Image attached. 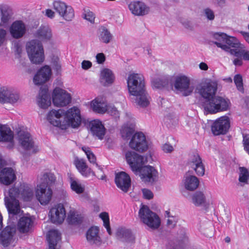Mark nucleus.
I'll return each instance as SVG.
<instances>
[{
    "instance_id": "f257e3e1",
    "label": "nucleus",
    "mask_w": 249,
    "mask_h": 249,
    "mask_svg": "<svg viewBox=\"0 0 249 249\" xmlns=\"http://www.w3.org/2000/svg\"><path fill=\"white\" fill-rule=\"evenodd\" d=\"M4 202L9 215H16L20 212L18 198L21 196L24 201L30 202L35 196L34 188L26 183H20L19 187L13 186L5 192Z\"/></svg>"
},
{
    "instance_id": "f03ea898",
    "label": "nucleus",
    "mask_w": 249,
    "mask_h": 249,
    "mask_svg": "<svg viewBox=\"0 0 249 249\" xmlns=\"http://www.w3.org/2000/svg\"><path fill=\"white\" fill-rule=\"evenodd\" d=\"M47 119L50 124L63 130L69 127L77 128L82 122L80 110L76 107H71L65 112L61 109L52 110L48 113Z\"/></svg>"
},
{
    "instance_id": "7ed1b4c3",
    "label": "nucleus",
    "mask_w": 249,
    "mask_h": 249,
    "mask_svg": "<svg viewBox=\"0 0 249 249\" xmlns=\"http://www.w3.org/2000/svg\"><path fill=\"white\" fill-rule=\"evenodd\" d=\"M127 83L129 92L133 96L134 102L141 107H147L149 104V96L145 90L143 76L138 73H131L127 78Z\"/></svg>"
},
{
    "instance_id": "20e7f679",
    "label": "nucleus",
    "mask_w": 249,
    "mask_h": 249,
    "mask_svg": "<svg viewBox=\"0 0 249 249\" xmlns=\"http://www.w3.org/2000/svg\"><path fill=\"white\" fill-rule=\"evenodd\" d=\"M205 110L211 114L228 110L231 105L230 100L220 96H214L208 102H202Z\"/></svg>"
},
{
    "instance_id": "39448f33",
    "label": "nucleus",
    "mask_w": 249,
    "mask_h": 249,
    "mask_svg": "<svg viewBox=\"0 0 249 249\" xmlns=\"http://www.w3.org/2000/svg\"><path fill=\"white\" fill-rule=\"evenodd\" d=\"M26 51L30 61L39 64L44 60V49L41 42L37 39H33L26 43Z\"/></svg>"
},
{
    "instance_id": "423d86ee",
    "label": "nucleus",
    "mask_w": 249,
    "mask_h": 249,
    "mask_svg": "<svg viewBox=\"0 0 249 249\" xmlns=\"http://www.w3.org/2000/svg\"><path fill=\"white\" fill-rule=\"evenodd\" d=\"M217 81L206 79L196 87L197 93L204 99L202 102H208L215 95L217 90Z\"/></svg>"
},
{
    "instance_id": "0eeeda50",
    "label": "nucleus",
    "mask_w": 249,
    "mask_h": 249,
    "mask_svg": "<svg viewBox=\"0 0 249 249\" xmlns=\"http://www.w3.org/2000/svg\"><path fill=\"white\" fill-rule=\"evenodd\" d=\"M139 216L142 222L153 230L158 229L160 226L159 217L146 205H142L140 209Z\"/></svg>"
},
{
    "instance_id": "6e6552de",
    "label": "nucleus",
    "mask_w": 249,
    "mask_h": 249,
    "mask_svg": "<svg viewBox=\"0 0 249 249\" xmlns=\"http://www.w3.org/2000/svg\"><path fill=\"white\" fill-rule=\"evenodd\" d=\"M125 159L131 170L136 173L147 161L146 158L131 151L126 152Z\"/></svg>"
},
{
    "instance_id": "1a4fd4ad",
    "label": "nucleus",
    "mask_w": 249,
    "mask_h": 249,
    "mask_svg": "<svg viewBox=\"0 0 249 249\" xmlns=\"http://www.w3.org/2000/svg\"><path fill=\"white\" fill-rule=\"evenodd\" d=\"M129 146L131 149L139 152L146 151L148 149L145 136L141 132H136L132 136Z\"/></svg>"
},
{
    "instance_id": "9d476101",
    "label": "nucleus",
    "mask_w": 249,
    "mask_h": 249,
    "mask_svg": "<svg viewBox=\"0 0 249 249\" xmlns=\"http://www.w3.org/2000/svg\"><path fill=\"white\" fill-rule=\"evenodd\" d=\"M18 142L21 147L29 154L36 153L37 148L35 145L34 142L31 134L25 131H19L18 133Z\"/></svg>"
},
{
    "instance_id": "9b49d317",
    "label": "nucleus",
    "mask_w": 249,
    "mask_h": 249,
    "mask_svg": "<svg viewBox=\"0 0 249 249\" xmlns=\"http://www.w3.org/2000/svg\"><path fill=\"white\" fill-rule=\"evenodd\" d=\"M53 195V191L44 182H41L37 186L36 190V196L42 205L48 204L51 201Z\"/></svg>"
},
{
    "instance_id": "f8f14e48",
    "label": "nucleus",
    "mask_w": 249,
    "mask_h": 249,
    "mask_svg": "<svg viewBox=\"0 0 249 249\" xmlns=\"http://www.w3.org/2000/svg\"><path fill=\"white\" fill-rule=\"evenodd\" d=\"M52 99L54 106L64 107L71 103V97L70 93L65 90L56 88L53 89Z\"/></svg>"
},
{
    "instance_id": "ddd939ff",
    "label": "nucleus",
    "mask_w": 249,
    "mask_h": 249,
    "mask_svg": "<svg viewBox=\"0 0 249 249\" xmlns=\"http://www.w3.org/2000/svg\"><path fill=\"white\" fill-rule=\"evenodd\" d=\"M230 127V122L228 116H223L216 119L213 124L211 130L213 135L217 136L227 133Z\"/></svg>"
},
{
    "instance_id": "4468645a",
    "label": "nucleus",
    "mask_w": 249,
    "mask_h": 249,
    "mask_svg": "<svg viewBox=\"0 0 249 249\" xmlns=\"http://www.w3.org/2000/svg\"><path fill=\"white\" fill-rule=\"evenodd\" d=\"M187 164L195 171L197 175L203 176L205 174V166L198 153L193 152L189 155Z\"/></svg>"
},
{
    "instance_id": "2eb2a0df",
    "label": "nucleus",
    "mask_w": 249,
    "mask_h": 249,
    "mask_svg": "<svg viewBox=\"0 0 249 249\" xmlns=\"http://www.w3.org/2000/svg\"><path fill=\"white\" fill-rule=\"evenodd\" d=\"M116 237L118 240L125 245L124 249H127L135 243V237L131 231L125 228H118L116 232Z\"/></svg>"
},
{
    "instance_id": "dca6fc26",
    "label": "nucleus",
    "mask_w": 249,
    "mask_h": 249,
    "mask_svg": "<svg viewBox=\"0 0 249 249\" xmlns=\"http://www.w3.org/2000/svg\"><path fill=\"white\" fill-rule=\"evenodd\" d=\"M190 79L186 76L182 75L176 77L174 87L178 91L182 93L184 96H187L192 94L193 88L190 86Z\"/></svg>"
},
{
    "instance_id": "f3484780",
    "label": "nucleus",
    "mask_w": 249,
    "mask_h": 249,
    "mask_svg": "<svg viewBox=\"0 0 249 249\" xmlns=\"http://www.w3.org/2000/svg\"><path fill=\"white\" fill-rule=\"evenodd\" d=\"M19 99L18 92L12 89L3 87L0 91V102L14 104Z\"/></svg>"
},
{
    "instance_id": "a211bd4d",
    "label": "nucleus",
    "mask_w": 249,
    "mask_h": 249,
    "mask_svg": "<svg viewBox=\"0 0 249 249\" xmlns=\"http://www.w3.org/2000/svg\"><path fill=\"white\" fill-rule=\"evenodd\" d=\"M138 172H139L142 181L145 183H153L157 180L158 172L151 166H143Z\"/></svg>"
},
{
    "instance_id": "6ab92c4d",
    "label": "nucleus",
    "mask_w": 249,
    "mask_h": 249,
    "mask_svg": "<svg viewBox=\"0 0 249 249\" xmlns=\"http://www.w3.org/2000/svg\"><path fill=\"white\" fill-rule=\"evenodd\" d=\"M49 215L52 223H62L66 217V211L64 206L61 204L55 205L50 209Z\"/></svg>"
},
{
    "instance_id": "aec40b11",
    "label": "nucleus",
    "mask_w": 249,
    "mask_h": 249,
    "mask_svg": "<svg viewBox=\"0 0 249 249\" xmlns=\"http://www.w3.org/2000/svg\"><path fill=\"white\" fill-rule=\"evenodd\" d=\"M26 27L22 20H16L10 25L9 32L11 36L16 39L22 38L26 33Z\"/></svg>"
},
{
    "instance_id": "412c9836",
    "label": "nucleus",
    "mask_w": 249,
    "mask_h": 249,
    "mask_svg": "<svg viewBox=\"0 0 249 249\" xmlns=\"http://www.w3.org/2000/svg\"><path fill=\"white\" fill-rule=\"evenodd\" d=\"M17 179L16 171L12 167H4L0 170V183L5 186L13 184Z\"/></svg>"
},
{
    "instance_id": "4be33fe9",
    "label": "nucleus",
    "mask_w": 249,
    "mask_h": 249,
    "mask_svg": "<svg viewBox=\"0 0 249 249\" xmlns=\"http://www.w3.org/2000/svg\"><path fill=\"white\" fill-rule=\"evenodd\" d=\"M51 69L48 66L41 68L34 77L33 81L35 85H41L47 82L51 75Z\"/></svg>"
},
{
    "instance_id": "5701e85b",
    "label": "nucleus",
    "mask_w": 249,
    "mask_h": 249,
    "mask_svg": "<svg viewBox=\"0 0 249 249\" xmlns=\"http://www.w3.org/2000/svg\"><path fill=\"white\" fill-rule=\"evenodd\" d=\"M115 182L117 187L122 191L128 192L131 185V179L128 174L124 172L116 174Z\"/></svg>"
},
{
    "instance_id": "b1692460",
    "label": "nucleus",
    "mask_w": 249,
    "mask_h": 249,
    "mask_svg": "<svg viewBox=\"0 0 249 249\" xmlns=\"http://www.w3.org/2000/svg\"><path fill=\"white\" fill-rule=\"evenodd\" d=\"M128 8L133 15L139 16L147 15L150 11L148 6L139 1L130 2L128 5Z\"/></svg>"
},
{
    "instance_id": "393cba45",
    "label": "nucleus",
    "mask_w": 249,
    "mask_h": 249,
    "mask_svg": "<svg viewBox=\"0 0 249 249\" xmlns=\"http://www.w3.org/2000/svg\"><path fill=\"white\" fill-rule=\"evenodd\" d=\"M16 232L14 227L7 226L0 233V243L3 247H8L11 243Z\"/></svg>"
},
{
    "instance_id": "a878e982",
    "label": "nucleus",
    "mask_w": 249,
    "mask_h": 249,
    "mask_svg": "<svg viewBox=\"0 0 249 249\" xmlns=\"http://www.w3.org/2000/svg\"><path fill=\"white\" fill-rule=\"evenodd\" d=\"M38 106L42 108H47L51 104V98L48 94V89L46 87H41L37 98Z\"/></svg>"
},
{
    "instance_id": "bb28decb",
    "label": "nucleus",
    "mask_w": 249,
    "mask_h": 249,
    "mask_svg": "<svg viewBox=\"0 0 249 249\" xmlns=\"http://www.w3.org/2000/svg\"><path fill=\"white\" fill-rule=\"evenodd\" d=\"M89 126L92 135L102 140L105 135L106 129L102 122L98 120H95L90 122Z\"/></svg>"
},
{
    "instance_id": "cd10ccee",
    "label": "nucleus",
    "mask_w": 249,
    "mask_h": 249,
    "mask_svg": "<svg viewBox=\"0 0 249 249\" xmlns=\"http://www.w3.org/2000/svg\"><path fill=\"white\" fill-rule=\"evenodd\" d=\"M86 237L90 244L99 246L102 244L101 239L99 235V229L96 227H92L88 230Z\"/></svg>"
},
{
    "instance_id": "c85d7f7f",
    "label": "nucleus",
    "mask_w": 249,
    "mask_h": 249,
    "mask_svg": "<svg viewBox=\"0 0 249 249\" xmlns=\"http://www.w3.org/2000/svg\"><path fill=\"white\" fill-rule=\"evenodd\" d=\"M33 225V221L30 217L22 216L18 223L17 229L20 232L25 233L30 231Z\"/></svg>"
},
{
    "instance_id": "c756f323",
    "label": "nucleus",
    "mask_w": 249,
    "mask_h": 249,
    "mask_svg": "<svg viewBox=\"0 0 249 249\" xmlns=\"http://www.w3.org/2000/svg\"><path fill=\"white\" fill-rule=\"evenodd\" d=\"M74 165L81 174L85 177L89 176L91 173L94 174L91 169L89 168L84 159L76 158L74 161Z\"/></svg>"
},
{
    "instance_id": "7c9ffc66",
    "label": "nucleus",
    "mask_w": 249,
    "mask_h": 249,
    "mask_svg": "<svg viewBox=\"0 0 249 249\" xmlns=\"http://www.w3.org/2000/svg\"><path fill=\"white\" fill-rule=\"evenodd\" d=\"M213 38L215 41L212 42L216 45L218 48H220L224 51H229L230 47L225 44V39H226L227 34L222 32H216L213 34Z\"/></svg>"
},
{
    "instance_id": "2f4dec72",
    "label": "nucleus",
    "mask_w": 249,
    "mask_h": 249,
    "mask_svg": "<svg viewBox=\"0 0 249 249\" xmlns=\"http://www.w3.org/2000/svg\"><path fill=\"white\" fill-rule=\"evenodd\" d=\"M114 80V76L110 70L105 68L101 71L100 81L103 86H108L113 82Z\"/></svg>"
},
{
    "instance_id": "473e14b6",
    "label": "nucleus",
    "mask_w": 249,
    "mask_h": 249,
    "mask_svg": "<svg viewBox=\"0 0 249 249\" xmlns=\"http://www.w3.org/2000/svg\"><path fill=\"white\" fill-rule=\"evenodd\" d=\"M0 26L7 24L11 19L12 12L10 7L6 4L0 5Z\"/></svg>"
},
{
    "instance_id": "72a5a7b5",
    "label": "nucleus",
    "mask_w": 249,
    "mask_h": 249,
    "mask_svg": "<svg viewBox=\"0 0 249 249\" xmlns=\"http://www.w3.org/2000/svg\"><path fill=\"white\" fill-rule=\"evenodd\" d=\"M61 239V234L56 230H52L49 231L47 235V240L49 243V249H55L58 242Z\"/></svg>"
},
{
    "instance_id": "f704fd0d",
    "label": "nucleus",
    "mask_w": 249,
    "mask_h": 249,
    "mask_svg": "<svg viewBox=\"0 0 249 249\" xmlns=\"http://www.w3.org/2000/svg\"><path fill=\"white\" fill-rule=\"evenodd\" d=\"M13 138L11 129L6 125L0 124V142H10Z\"/></svg>"
},
{
    "instance_id": "c9c22d12",
    "label": "nucleus",
    "mask_w": 249,
    "mask_h": 249,
    "mask_svg": "<svg viewBox=\"0 0 249 249\" xmlns=\"http://www.w3.org/2000/svg\"><path fill=\"white\" fill-rule=\"evenodd\" d=\"M36 36L42 39L50 40L52 36V30L48 25H41L36 31Z\"/></svg>"
},
{
    "instance_id": "e433bc0d",
    "label": "nucleus",
    "mask_w": 249,
    "mask_h": 249,
    "mask_svg": "<svg viewBox=\"0 0 249 249\" xmlns=\"http://www.w3.org/2000/svg\"><path fill=\"white\" fill-rule=\"evenodd\" d=\"M198 185L199 180L196 176H189L186 177L184 185L187 190L194 191L197 188Z\"/></svg>"
},
{
    "instance_id": "4c0bfd02",
    "label": "nucleus",
    "mask_w": 249,
    "mask_h": 249,
    "mask_svg": "<svg viewBox=\"0 0 249 249\" xmlns=\"http://www.w3.org/2000/svg\"><path fill=\"white\" fill-rule=\"evenodd\" d=\"M98 37L100 41L107 44L111 40L112 35L106 27H102L99 29Z\"/></svg>"
},
{
    "instance_id": "58836bf2",
    "label": "nucleus",
    "mask_w": 249,
    "mask_h": 249,
    "mask_svg": "<svg viewBox=\"0 0 249 249\" xmlns=\"http://www.w3.org/2000/svg\"><path fill=\"white\" fill-rule=\"evenodd\" d=\"M68 222L71 225H78L83 221V217L74 210H71L68 213L67 219Z\"/></svg>"
},
{
    "instance_id": "ea45409f",
    "label": "nucleus",
    "mask_w": 249,
    "mask_h": 249,
    "mask_svg": "<svg viewBox=\"0 0 249 249\" xmlns=\"http://www.w3.org/2000/svg\"><path fill=\"white\" fill-rule=\"evenodd\" d=\"M62 13L60 16L66 21H71L74 17V10L71 5H67Z\"/></svg>"
},
{
    "instance_id": "a19ab883",
    "label": "nucleus",
    "mask_w": 249,
    "mask_h": 249,
    "mask_svg": "<svg viewBox=\"0 0 249 249\" xmlns=\"http://www.w3.org/2000/svg\"><path fill=\"white\" fill-rule=\"evenodd\" d=\"M205 196L201 192H196L192 196L193 203L196 206H199L205 202Z\"/></svg>"
},
{
    "instance_id": "79ce46f5",
    "label": "nucleus",
    "mask_w": 249,
    "mask_h": 249,
    "mask_svg": "<svg viewBox=\"0 0 249 249\" xmlns=\"http://www.w3.org/2000/svg\"><path fill=\"white\" fill-rule=\"evenodd\" d=\"M226 44L227 46L234 48L242 49L244 48L243 45L241 44L236 37L227 35L225 41V44Z\"/></svg>"
},
{
    "instance_id": "37998d69",
    "label": "nucleus",
    "mask_w": 249,
    "mask_h": 249,
    "mask_svg": "<svg viewBox=\"0 0 249 249\" xmlns=\"http://www.w3.org/2000/svg\"><path fill=\"white\" fill-rule=\"evenodd\" d=\"M169 80L166 78H155L152 81V87L156 89H161L168 85Z\"/></svg>"
},
{
    "instance_id": "c03bdc74",
    "label": "nucleus",
    "mask_w": 249,
    "mask_h": 249,
    "mask_svg": "<svg viewBox=\"0 0 249 249\" xmlns=\"http://www.w3.org/2000/svg\"><path fill=\"white\" fill-rule=\"evenodd\" d=\"M41 180V182H44L48 187H51L52 185L54 184L56 178L53 174L49 172L43 174Z\"/></svg>"
},
{
    "instance_id": "a18cd8bd",
    "label": "nucleus",
    "mask_w": 249,
    "mask_h": 249,
    "mask_svg": "<svg viewBox=\"0 0 249 249\" xmlns=\"http://www.w3.org/2000/svg\"><path fill=\"white\" fill-rule=\"evenodd\" d=\"M239 181L240 182L248 183L249 179V171L245 167H239Z\"/></svg>"
},
{
    "instance_id": "49530a36",
    "label": "nucleus",
    "mask_w": 249,
    "mask_h": 249,
    "mask_svg": "<svg viewBox=\"0 0 249 249\" xmlns=\"http://www.w3.org/2000/svg\"><path fill=\"white\" fill-rule=\"evenodd\" d=\"M233 80L237 90L243 93L244 92V89L243 87L242 75L240 74L235 75L233 78Z\"/></svg>"
},
{
    "instance_id": "de8ad7c7",
    "label": "nucleus",
    "mask_w": 249,
    "mask_h": 249,
    "mask_svg": "<svg viewBox=\"0 0 249 249\" xmlns=\"http://www.w3.org/2000/svg\"><path fill=\"white\" fill-rule=\"evenodd\" d=\"M100 217L103 221L104 226L106 228L107 232L110 235L111 234V231L109 225V219L108 213L106 212L101 213L100 214Z\"/></svg>"
},
{
    "instance_id": "09e8293b",
    "label": "nucleus",
    "mask_w": 249,
    "mask_h": 249,
    "mask_svg": "<svg viewBox=\"0 0 249 249\" xmlns=\"http://www.w3.org/2000/svg\"><path fill=\"white\" fill-rule=\"evenodd\" d=\"M67 4L60 0H55L53 3V7L59 16L62 14V11Z\"/></svg>"
},
{
    "instance_id": "8fccbe9b",
    "label": "nucleus",
    "mask_w": 249,
    "mask_h": 249,
    "mask_svg": "<svg viewBox=\"0 0 249 249\" xmlns=\"http://www.w3.org/2000/svg\"><path fill=\"white\" fill-rule=\"evenodd\" d=\"M71 187L72 191L79 194L83 193L85 190L84 187L75 180H71Z\"/></svg>"
},
{
    "instance_id": "3c124183",
    "label": "nucleus",
    "mask_w": 249,
    "mask_h": 249,
    "mask_svg": "<svg viewBox=\"0 0 249 249\" xmlns=\"http://www.w3.org/2000/svg\"><path fill=\"white\" fill-rule=\"evenodd\" d=\"M91 107L93 111L98 113H103L106 111V109L101 107L100 102H98L96 100H93L92 101Z\"/></svg>"
},
{
    "instance_id": "603ef678",
    "label": "nucleus",
    "mask_w": 249,
    "mask_h": 249,
    "mask_svg": "<svg viewBox=\"0 0 249 249\" xmlns=\"http://www.w3.org/2000/svg\"><path fill=\"white\" fill-rule=\"evenodd\" d=\"M83 18L86 20L93 23L94 21L95 17L93 13L89 9H84Z\"/></svg>"
},
{
    "instance_id": "864d4df0",
    "label": "nucleus",
    "mask_w": 249,
    "mask_h": 249,
    "mask_svg": "<svg viewBox=\"0 0 249 249\" xmlns=\"http://www.w3.org/2000/svg\"><path fill=\"white\" fill-rule=\"evenodd\" d=\"M237 57H242L245 60L249 61V51L245 49L239 50V52L236 55Z\"/></svg>"
},
{
    "instance_id": "5fc2aeb1",
    "label": "nucleus",
    "mask_w": 249,
    "mask_h": 249,
    "mask_svg": "<svg viewBox=\"0 0 249 249\" xmlns=\"http://www.w3.org/2000/svg\"><path fill=\"white\" fill-rule=\"evenodd\" d=\"M204 16L209 20H213L214 19L215 15L214 12L209 8H207L204 10Z\"/></svg>"
},
{
    "instance_id": "6e6d98bb",
    "label": "nucleus",
    "mask_w": 249,
    "mask_h": 249,
    "mask_svg": "<svg viewBox=\"0 0 249 249\" xmlns=\"http://www.w3.org/2000/svg\"><path fill=\"white\" fill-rule=\"evenodd\" d=\"M243 137L244 149L249 154V135L243 134Z\"/></svg>"
},
{
    "instance_id": "4d7b16f0",
    "label": "nucleus",
    "mask_w": 249,
    "mask_h": 249,
    "mask_svg": "<svg viewBox=\"0 0 249 249\" xmlns=\"http://www.w3.org/2000/svg\"><path fill=\"white\" fill-rule=\"evenodd\" d=\"M106 110L107 113L109 114L110 115L115 118L119 117V112L118 110L117 109L116 107H108Z\"/></svg>"
},
{
    "instance_id": "13d9d810",
    "label": "nucleus",
    "mask_w": 249,
    "mask_h": 249,
    "mask_svg": "<svg viewBox=\"0 0 249 249\" xmlns=\"http://www.w3.org/2000/svg\"><path fill=\"white\" fill-rule=\"evenodd\" d=\"M87 157V158L88 159L90 163L95 164L96 167H97L99 170H102V168L96 162V157L92 152H91L89 154H88V156Z\"/></svg>"
},
{
    "instance_id": "bf43d9fd",
    "label": "nucleus",
    "mask_w": 249,
    "mask_h": 249,
    "mask_svg": "<svg viewBox=\"0 0 249 249\" xmlns=\"http://www.w3.org/2000/svg\"><path fill=\"white\" fill-rule=\"evenodd\" d=\"M142 193L143 194V197L146 199H151L153 197V193L149 189H142Z\"/></svg>"
},
{
    "instance_id": "052dcab7",
    "label": "nucleus",
    "mask_w": 249,
    "mask_h": 249,
    "mask_svg": "<svg viewBox=\"0 0 249 249\" xmlns=\"http://www.w3.org/2000/svg\"><path fill=\"white\" fill-rule=\"evenodd\" d=\"M96 59L98 64H103L106 60V57L103 53H99L96 55Z\"/></svg>"
},
{
    "instance_id": "680f3d73",
    "label": "nucleus",
    "mask_w": 249,
    "mask_h": 249,
    "mask_svg": "<svg viewBox=\"0 0 249 249\" xmlns=\"http://www.w3.org/2000/svg\"><path fill=\"white\" fill-rule=\"evenodd\" d=\"M162 150L166 153H170L173 150V146L169 143H166L162 146Z\"/></svg>"
},
{
    "instance_id": "e2e57ef3",
    "label": "nucleus",
    "mask_w": 249,
    "mask_h": 249,
    "mask_svg": "<svg viewBox=\"0 0 249 249\" xmlns=\"http://www.w3.org/2000/svg\"><path fill=\"white\" fill-rule=\"evenodd\" d=\"M7 32L6 31L3 29H0V46L3 43Z\"/></svg>"
},
{
    "instance_id": "0e129e2a",
    "label": "nucleus",
    "mask_w": 249,
    "mask_h": 249,
    "mask_svg": "<svg viewBox=\"0 0 249 249\" xmlns=\"http://www.w3.org/2000/svg\"><path fill=\"white\" fill-rule=\"evenodd\" d=\"M181 23L183 26L187 29L193 30L194 29V27L192 23L188 20H185L183 21H181Z\"/></svg>"
},
{
    "instance_id": "69168bd1",
    "label": "nucleus",
    "mask_w": 249,
    "mask_h": 249,
    "mask_svg": "<svg viewBox=\"0 0 249 249\" xmlns=\"http://www.w3.org/2000/svg\"><path fill=\"white\" fill-rule=\"evenodd\" d=\"M82 68L84 70H88L92 66V63L88 60H84L81 63Z\"/></svg>"
},
{
    "instance_id": "338daca9",
    "label": "nucleus",
    "mask_w": 249,
    "mask_h": 249,
    "mask_svg": "<svg viewBox=\"0 0 249 249\" xmlns=\"http://www.w3.org/2000/svg\"><path fill=\"white\" fill-rule=\"evenodd\" d=\"M14 49L17 54H19L21 53L22 51L21 46L18 42H16L14 43Z\"/></svg>"
},
{
    "instance_id": "774afa93",
    "label": "nucleus",
    "mask_w": 249,
    "mask_h": 249,
    "mask_svg": "<svg viewBox=\"0 0 249 249\" xmlns=\"http://www.w3.org/2000/svg\"><path fill=\"white\" fill-rule=\"evenodd\" d=\"M46 16L48 18H53L54 17L55 13L52 10L48 9L46 10Z\"/></svg>"
}]
</instances>
